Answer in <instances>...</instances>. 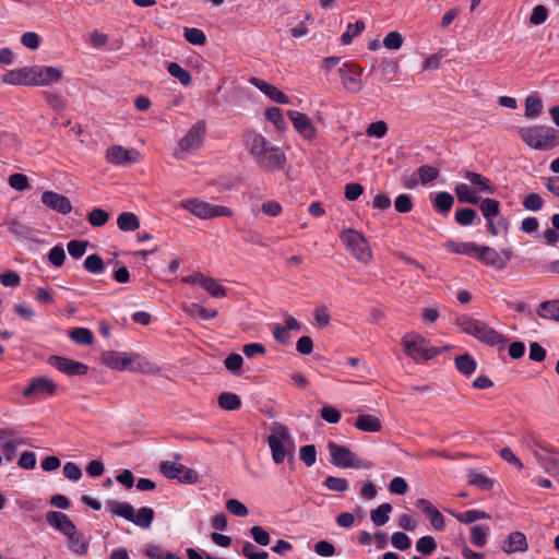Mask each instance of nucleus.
I'll return each instance as SVG.
<instances>
[{
    "label": "nucleus",
    "instance_id": "1",
    "mask_svg": "<svg viewBox=\"0 0 559 559\" xmlns=\"http://www.w3.org/2000/svg\"><path fill=\"white\" fill-rule=\"evenodd\" d=\"M243 144L261 169L274 171L283 168L286 162L285 153L261 133L254 130H246L243 132Z\"/></svg>",
    "mask_w": 559,
    "mask_h": 559
},
{
    "label": "nucleus",
    "instance_id": "2",
    "mask_svg": "<svg viewBox=\"0 0 559 559\" xmlns=\"http://www.w3.org/2000/svg\"><path fill=\"white\" fill-rule=\"evenodd\" d=\"M456 324L463 333L472 335L487 345H500L503 347L508 343V338L504 335L490 328L486 322L474 319L471 316L462 314L457 317Z\"/></svg>",
    "mask_w": 559,
    "mask_h": 559
},
{
    "label": "nucleus",
    "instance_id": "3",
    "mask_svg": "<svg viewBox=\"0 0 559 559\" xmlns=\"http://www.w3.org/2000/svg\"><path fill=\"white\" fill-rule=\"evenodd\" d=\"M519 136L530 147L546 151L559 145V130L547 126L520 128Z\"/></svg>",
    "mask_w": 559,
    "mask_h": 559
},
{
    "label": "nucleus",
    "instance_id": "4",
    "mask_svg": "<svg viewBox=\"0 0 559 559\" xmlns=\"http://www.w3.org/2000/svg\"><path fill=\"white\" fill-rule=\"evenodd\" d=\"M102 360L111 369L141 372L152 371V364L142 359L138 354L108 350L103 354Z\"/></svg>",
    "mask_w": 559,
    "mask_h": 559
},
{
    "label": "nucleus",
    "instance_id": "5",
    "mask_svg": "<svg viewBox=\"0 0 559 559\" xmlns=\"http://www.w3.org/2000/svg\"><path fill=\"white\" fill-rule=\"evenodd\" d=\"M402 345L406 356L414 360H429L449 347L437 348L429 346V342L419 334L407 333L402 338Z\"/></svg>",
    "mask_w": 559,
    "mask_h": 559
},
{
    "label": "nucleus",
    "instance_id": "6",
    "mask_svg": "<svg viewBox=\"0 0 559 559\" xmlns=\"http://www.w3.org/2000/svg\"><path fill=\"white\" fill-rule=\"evenodd\" d=\"M326 448L330 452V462L336 467L365 469L373 467L372 462L357 457V455L345 445L330 441Z\"/></svg>",
    "mask_w": 559,
    "mask_h": 559
},
{
    "label": "nucleus",
    "instance_id": "7",
    "mask_svg": "<svg viewBox=\"0 0 559 559\" xmlns=\"http://www.w3.org/2000/svg\"><path fill=\"white\" fill-rule=\"evenodd\" d=\"M267 443L272 452V459L276 464L284 461L287 452L286 445L293 447L294 441L286 426L275 423L267 437Z\"/></svg>",
    "mask_w": 559,
    "mask_h": 559
},
{
    "label": "nucleus",
    "instance_id": "8",
    "mask_svg": "<svg viewBox=\"0 0 559 559\" xmlns=\"http://www.w3.org/2000/svg\"><path fill=\"white\" fill-rule=\"evenodd\" d=\"M206 133V123L204 120L197 121L179 141L178 148L174 156L177 159H183L187 153H191L200 148Z\"/></svg>",
    "mask_w": 559,
    "mask_h": 559
},
{
    "label": "nucleus",
    "instance_id": "9",
    "mask_svg": "<svg viewBox=\"0 0 559 559\" xmlns=\"http://www.w3.org/2000/svg\"><path fill=\"white\" fill-rule=\"evenodd\" d=\"M180 205L201 219L221 216L229 217L233 214L231 210L227 206L211 204L199 199L183 200L180 202Z\"/></svg>",
    "mask_w": 559,
    "mask_h": 559
},
{
    "label": "nucleus",
    "instance_id": "10",
    "mask_svg": "<svg viewBox=\"0 0 559 559\" xmlns=\"http://www.w3.org/2000/svg\"><path fill=\"white\" fill-rule=\"evenodd\" d=\"M340 238L358 261L364 263L370 261L371 250L362 234L354 229H345L341 233Z\"/></svg>",
    "mask_w": 559,
    "mask_h": 559
},
{
    "label": "nucleus",
    "instance_id": "11",
    "mask_svg": "<svg viewBox=\"0 0 559 559\" xmlns=\"http://www.w3.org/2000/svg\"><path fill=\"white\" fill-rule=\"evenodd\" d=\"M159 471L165 477L183 484H195L199 478L194 469L171 461L160 462Z\"/></svg>",
    "mask_w": 559,
    "mask_h": 559
},
{
    "label": "nucleus",
    "instance_id": "12",
    "mask_svg": "<svg viewBox=\"0 0 559 559\" xmlns=\"http://www.w3.org/2000/svg\"><path fill=\"white\" fill-rule=\"evenodd\" d=\"M362 72L364 69L354 62H345L337 70V73L342 79L344 88L350 93H358L361 91Z\"/></svg>",
    "mask_w": 559,
    "mask_h": 559
},
{
    "label": "nucleus",
    "instance_id": "13",
    "mask_svg": "<svg viewBox=\"0 0 559 559\" xmlns=\"http://www.w3.org/2000/svg\"><path fill=\"white\" fill-rule=\"evenodd\" d=\"M140 153L135 148H124L121 145H112L106 151V159L111 165L126 166L140 162Z\"/></svg>",
    "mask_w": 559,
    "mask_h": 559
},
{
    "label": "nucleus",
    "instance_id": "14",
    "mask_svg": "<svg viewBox=\"0 0 559 559\" xmlns=\"http://www.w3.org/2000/svg\"><path fill=\"white\" fill-rule=\"evenodd\" d=\"M48 362L68 376H83L88 371V367L85 364L61 356H50Z\"/></svg>",
    "mask_w": 559,
    "mask_h": 559
},
{
    "label": "nucleus",
    "instance_id": "15",
    "mask_svg": "<svg viewBox=\"0 0 559 559\" xmlns=\"http://www.w3.org/2000/svg\"><path fill=\"white\" fill-rule=\"evenodd\" d=\"M288 118L290 119L294 128L306 139L311 141L314 139L317 130L311 119L297 110H288Z\"/></svg>",
    "mask_w": 559,
    "mask_h": 559
},
{
    "label": "nucleus",
    "instance_id": "16",
    "mask_svg": "<svg viewBox=\"0 0 559 559\" xmlns=\"http://www.w3.org/2000/svg\"><path fill=\"white\" fill-rule=\"evenodd\" d=\"M40 200L44 205L63 215L69 214L72 210L70 200L55 191H45Z\"/></svg>",
    "mask_w": 559,
    "mask_h": 559
},
{
    "label": "nucleus",
    "instance_id": "17",
    "mask_svg": "<svg viewBox=\"0 0 559 559\" xmlns=\"http://www.w3.org/2000/svg\"><path fill=\"white\" fill-rule=\"evenodd\" d=\"M416 508L419 509L428 519L431 526L437 531H443L445 527L444 516L439 510L427 499L419 498L415 503Z\"/></svg>",
    "mask_w": 559,
    "mask_h": 559
},
{
    "label": "nucleus",
    "instance_id": "18",
    "mask_svg": "<svg viewBox=\"0 0 559 559\" xmlns=\"http://www.w3.org/2000/svg\"><path fill=\"white\" fill-rule=\"evenodd\" d=\"M47 523L68 536L76 532V526L66 513L59 511H48L45 515Z\"/></svg>",
    "mask_w": 559,
    "mask_h": 559
},
{
    "label": "nucleus",
    "instance_id": "19",
    "mask_svg": "<svg viewBox=\"0 0 559 559\" xmlns=\"http://www.w3.org/2000/svg\"><path fill=\"white\" fill-rule=\"evenodd\" d=\"M479 209L487 219L488 231L492 236H498L499 229L496 227L495 219L499 216L500 203L495 199L486 198L480 202Z\"/></svg>",
    "mask_w": 559,
    "mask_h": 559
},
{
    "label": "nucleus",
    "instance_id": "20",
    "mask_svg": "<svg viewBox=\"0 0 559 559\" xmlns=\"http://www.w3.org/2000/svg\"><path fill=\"white\" fill-rule=\"evenodd\" d=\"M249 83L260 90L263 94H265L269 98H271L274 103L277 104H288L289 98L286 94L280 91L273 84L263 81L258 78H250Z\"/></svg>",
    "mask_w": 559,
    "mask_h": 559
},
{
    "label": "nucleus",
    "instance_id": "21",
    "mask_svg": "<svg viewBox=\"0 0 559 559\" xmlns=\"http://www.w3.org/2000/svg\"><path fill=\"white\" fill-rule=\"evenodd\" d=\"M56 384L45 378L38 377L31 381V383L23 390V395L26 397L39 395V394H49L52 395L56 392Z\"/></svg>",
    "mask_w": 559,
    "mask_h": 559
},
{
    "label": "nucleus",
    "instance_id": "22",
    "mask_svg": "<svg viewBox=\"0 0 559 559\" xmlns=\"http://www.w3.org/2000/svg\"><path fill=\"white\" fill-rule=\"evenodd\" d=\"M35 86L50 85L61 79V70L53 67L35 66Z\"/></svg>",
    "mask_w": 559,
    "mask_h": 559
},
{
    "label": "nucleus",
    "instance_id": "23",
    "mask_svg": "<svg viewBox=\"0 0 559 559\" xmlns=\"http://www.w3.org/2000/svg\"><path fill=\"white\" fill-rule=\"evenodd\" d=\"M477 257L483 263L493 266L497 270L506 267V260H502L501 254L497 250L488 246H479Z\"/></svg>",
    "mask_w": 559,
    "mask_h": 559
},
{
    "label": "nucleus",
    "instance_id": "24",
    "mask_svg": "<svg viewBox=\"0 0 559 559\" xmlns=\"http://www.w3.org/2000/svg\"><path fill=\"white\" fill-rule=\"evenodd\" d=\"M528 549L526 536L522 532H513L508 535L502 550L506 554L524 552Z\"/></svg>",
    "mask_w": 559,
    "mask_h": 559
},
{
    "label": "nucleus",
    "instance_id": "25",
    "mask_svg": "<svg viewBox=\"0 0 559 559\" xmlns=\"http://www.w3.org/2000/svg\"><path fill=\"white\" fill-rule=\"evenodd\" d=\"M106 506L112 516H120L130 522L133 521L135 510L129 502L108 500Z\"/></svg>",
    "mask_w": 559,
    "mask_h": 559
},
{
    "label": "nucleus",
    "instance_id": "26",
    "mask_svg": "<svg viewBox=\"0 0 559 559\" xmlns=\"http://www.w3.org/2000/svg\"><path fill=\"white\" fill-rule=\"evenodd\" d=\"M354 425L357 429L366 432H378L382 428L380 418L369 414L358 415Z\"/></svg>",
    "mask_w": 559,
    "mask_h": 559
},
{
    "label": "nucleus",
    "instance_id": "27",
    "mask_svg": "<svg viewBox=\"0 0 559 559\" xmlns=\"http://www.w3.org/2000/svg\"><path fill=\"white\" fill-rule=\"evenodd\" d=\"M537 314L543 319L559 322V299L547 300L539 304Z\"/></svg>",
    "mask_w": 559,
    "mask_h": 559
},
{
    "label": "nucleus",
    "instance_id": "28",
    "mask_svg": "<svg viewBox=\"0 0 559 559\" xmlns=\"http://www.w3.org/2000/svg\"><path fill=\"white\" fill-rule=\"evenodd\" d=\"M468 484L475 486L484 491H489L493 488L495 480L487 475L471 471L468 475Z\"/></svg>",
    "mask_w": 559,
    "mask_h": 559
},
{
    "label": "nucleus",
    "instance_id": "29",
    "mask_svg": "<svg viewBox=\"0 0 559 559\" xmlns=\"http://www.w3.org/2000/svg\"><path fill=\"white\" fill-rule=\"evenodd\" d=\"M117 225L122 231H133L140 227V221L134 213L123 212L118 216Z\"/></svg>",
    "mask_w": 559,
    "mask_h": 559
},
{
    "label": "nucleus",
    "instance_id": "30",
    "mask_svg": "<svg viewBox=\"0 0 559 559\" xmlns=\"http://www.w3.org/2000/svg\"><path fill=\"white\" fill-rule=\"evenodd\" d=\"M445 247L453 253L473 255L477 253L479 246L475 242H456L454 240H448Z\"/></svg>",
    "mask_w": 559,
    "mask_h": 559
},
{
    "label": "nucleus",
    "instance_id": "31",
    "mask_svg": "<svg viewBox=\"0 0 559 559\" xmlns=\"http://www.w3.org/2000/svg\"><path fill=\"white\" fill-rule=\"evenodd\" d=\"M217 403L225 411H236L241 406L240 397L231 392H223L217 397Z\"/></svg>",
    "mask_w": 559,
    "mask_h": 559
},
{
    "label": "nucleus",
    "instance_id": "32",
    "mask_svg": "<svg viewBox=\"0 0 559 559\" xmlns=\"http://www.w3.org/2000/svg\"><path fill=\"white\" fill-rule=\"evenodd\" d=\"M543 110V102L536 94H532L525 99V117L530 119L537 118Z\"/></svg>",
    "mask_w": 559,
    "mask_h": 559
},
{
    "label": "nucleus",
    "instance_id": "33",
    "mask_svg": "<svg viewBox=\"0 0 559 559\" xmlns=\"http://www.w3.org/2000/svg\"><path fill=\"white\" fill-rule=\"evenodd\" d=\"M459 522L469 524L476 522L478 520L490 519V514L480 510H468L464 513H456L454 511H449Z\"/></svg>",
    "mask_w": 559,
    "mask_h": 559
},
{
    "label": "nucleus",
    "instance_id": "34",
    "mask_svg": "<svg viewBox=\"0 0 559 559\" xmlns=\"http://www.w3.org/2000/svg\"><path fill=\"white\" fill-rule=\"evenodd\" d=\"M391 511L390 503H382L370 512V519L376 526H382L389 521Z\"/></svg>",
    "mask_w": 559,
    "mask_h": 559
},
{
    "label": "nucleus",
    "instance_id": "35",
    "mask_svg": "<svg viewBox=\"0 0 559 559\" xmlns=\"http://www.w3.org/2000/svg\"><path fill=\"white\" fill-rule=\"evenodd\" d=\"M469 182L478 188L479 191L492 193L493 186L491 181L478 173L466 171L464 176Z\"/></svg>",
    "mask_w": 559,
    "mask_h": 559
},
{
    "label": "nucleus",
    "instance_id": "36",
    "mask_svg": "<svg viewBox=\"0 0 559 559\" xmlns=\"http://www.w3.org/2000/svg\"><path fill=\"white\" fill-rule=\"evenodd\" d=\"M201 287L215 298H222L226 296L227 293V289L214 277L205 276L201 283Z\"/></svg>",
    "mask_w": 559,
    "mask_h": 559
},
{
    "label": "nucleus",
    "instance_id": "37",
    "mask_svg": "<svg viewBox=\"0 0 559 559\" xmlns=\"http://www.w3.org/2000/svg\"><path fill=\"white\" fill-rule=\"evenodd\" d=\"M154 519V511L152 508L142 507L136 512L134 511V518L132 523L142 528H148Z\"/></svg>",
    "mask_w": 559,
    "mask_h": 559
},
{
    "label": "nucleus",
    "instance_id": "38",
    "mask_svg": "<svg viewBox=\"0 0 559 559\" xmlns=\"http://www.w3.org/2000/svg\"><path fill=\"white\" fill-rule=\"evenodd\" d=\"M69 337L79 345H91L94 341L92 331L86 328H74L70 330Z\"/></svg>",
    "mask_w": 559,
    "mask_h": 559
},
{
    "label": "nucleus",
    "instance_id": "39",
    "mask_svg": "<svg viewBox=\"0 0 559 559\" xmlns=\"http://www.w3.org/2000/svg\"><path fill=\"white\" fill-rule=\"evenodd\" d=\"M168 73L177 79L182 85L188 86L191 84L192 76L190 72L186 69H183L180 64L177 62H169L167 66Z\"/></svg>",
    "mask_w": 559,
    "mask_h": 559
},
{
    "label": "nucleus",
    "instance_id": "40",
    "mask_svg": "<svg viewBox=\"0 0 559 559\" xmlns=\"http://www.w3.org/2000/svg\"><path fill=\"white\" fill-rule=\"evenodd\" d=\"M453 203L454 198L449 192H439L432 200L433 207L442 214L448 213L452 209Z\"/></svg>",
    "mask_w": 559,
    "mask_h": 559
},
{
    "label": "nucleus",
    "instance_id": "41",
    "mask_svg": "<svg viewBox=\"0 0 559 559\" xmlns=\"http://www.w3.org/2000/svg\"><path fill=\"white\" fill-rule=\"evenodd\" d=\"M456 369L465 374H472L476 369V361L469 354H463L454 359Z\"/></svg>",
    "mask_w": 559,
    "mask_h": 559
},
{
    "label": "nucleus",
    "instance_id": "42",
    "mask_svg": "<svg viewBox=\"0 0 559 559\" xmlns=\"http://www.w3.org/2000/svg\"><path fill=\"white\" fill-rule=\"evenodd\" d=\"M182 309L189 316H199L203 320H210L217 317V310H207L206 308L199 306L198 304L186 305L183 306Z\"/></svg>",
    "mask_w": 559,
    "mask_h": 559
},
{
    "label": "nucleus",
    "instance_id": "43",
    "mask_svg": "<svg viewBox=\"0 0 559 559\" xmlns=\"http://www.w3.org/2000/svg\"><path fill=\"white\" fill-rule=\"evenodd\" d=\"M457 200L462 203L478 204L479 198L476 197L473 190L466 183H459L455 189Z\"/></svg>",
    "mask_w": 559,
    "mask_h": 559
},
{
    "label": "nucleus",
    "instance_id": "44",
    "mask_svg": "<svg viewBox=\"0 0 559 559\" xmlns=\"http://www.w3.org/2000/svg\"><path fill=\"white\" fill-rule=\"evenodd\" d=\"M84 269L93 274H100L105 270V263L102 257L97 253L90 254L84 260Z\"/></svg>",
    "mask_w": 559,
    "mask_h": 559
},
{
    "label": "nucleus",
    "instance_id": "45",
    "mask_svg": "<svg viewBox=\"0 0 559 559\" xmlns=\"http://www.w3.org/2000/svg\"><path fill=\"white\" fill-rule=\"evenodd\" d=\"M28 444L27 439L16 438L9 439L3 443L2 452L7 461H12L15 456L16 450L21 445Z\"/></svg>",
    "mask_w": 559,
    "mask_h": 559
},
{
    "label": "nucleus",
    "instance_id": "46",
    "mask_svg": "<svg viewBox=\"0 0 559 559\" xmlns=\"http://www.w3.org/2000/svg\"><path fill=\"white\" fill-rule=\"evenodd\" d=\"M489 527L486 525H474L471 527V542L476 547H483L487 543Z\"/></svg>",
    "mask_w": 559,
    "mask_h": 559
},
{
    "label": "nucleus",
    "instance_id": "47",
    "mask_svg": "<svg viewBox=\"0 0 559 559\" xmlns=\"http://www.w3.org/2000/svg\"><path fill=\"white\" fill-rule=\"evenodd\" d=\"M69 548L76 555H85L87 551V543L82 535H78L76 532L68 535Z\"/></svg>",
    "mask_w": 559,
    "mask_h": 559
},
{
    "label": "nucleus",
    "instance_id": "48",
    "mask_svg": "<svg viewBox=\"0 0 559 559\" xmlns=\"http://www.w3.org/2000/svg\"><path fill=\"white\" fill-rule=\"evenodd\" d=\"M183 36L185 39L192 45L202 46L206 41V36L204 32L195 27H185Z\"/></svg>",
    "mask_w": 559,
    "mask_h": 559
},
{
    "label": "nucleus",
    "instance_id": "49",
    "mask_svg": "<svg viewBox=\"0 0 559 559\" xmlns=\"http://www.w3.org/2000/svg\"><path fill=\"white\" fill-rule=\"evenodd\" d=\"M265 118L274 124V127L283 131L286 129V122L283 117L282 110L278 107H270L265 110Z\"/></svg>",
    "mask_w": 559,
    "mask_h": 559
},
{
    "label": "nucleus",
    "instance_id": "50",
    "mask_svg": "<svg viewBox=\"0 0 559 559\" xmlns=\"http://www.w3.org/2000/svg\"><path fill=\"white\" fill-rule=\"evenodd\" d=\"M88 246V240H70L67 243V250L73 259H80L85 254Z\"/></svg>",
    "mask_w": 559,
    "mask_h": 559
},
{
    "label": "nucleus",
    "instance_id": "51",
    "mask_svg": "<svg viewBox=\"0 0 559 559\" xmlns=\"http://www.w3.org/2000/svg\"><path fill=\"white\" fill-rule=\"evenodd\" d=\"M477 213L475 210L469 207L460 209L455 212V221L461 226L472 225L474 219L476 218Z\"/></svg>",
    "mask_w": 559,
    "mask_h": 559
},
{
    "label": "nucleus",
    "instance_id": "52",
    "mask_svg": "<svg viewBox=\"0 0 559 559\" xmlns=\"http://www.w3.org/2000/svg\"><path fill=\"white\" fill-rule=\"evenodd\" d=\"M419 180L423 185H427L439 177L438 168L430 165H423L417 169Z\"/></svg>",
    "mask_w": 559,
    "mask_h": 559
},
{
    "label": "nucleus",
    "instance_id": "53",
    "mask_svg": "<svg viewBox=\"0 0 559 559\" xmlns=\"http://www.w3.org/2000/svg\"><path fill=\"white\" fill-rule=\"evenodd\" d=\"M400 70L399 62L395 60H383L381 62V75L382 78L391 82Z\"/></svg>",
    "mask_w": 559,
    "mask_h": 559
},
{
    "label": "nucleus",
    "instance_id": "54",
    "mask_svg": "<svg viewBox=\"0 0 559 559\" xmlns=\"http://www.w3.org/2000/svg\"><path fill=\"white\" fill-rule=\"evenodd\" d=\"M87 219L92 226L102 227L108 222L109 215L105 210L94 209L88 213Z\"/></svg>",
    "mask_w": 559,
    "mask_h": 559
},
{
    "label": "nucleus",
    "instance_id": "55",
    "mask_svg": "<svg viewBox=\"0 0 559 559\" xmlns=\"http://www.w3.org/2000/svg\"><path fill=\"white\" fill-rule=\"evenodd\" d=\"M386 133L388 124L382 120L370 123L366 129V134L370 138L382 139Z\"/></svg>",
    "mask_w": 559,
    "mask_h": 559
},
{
    "label": "nucleus",
    "instance_id": "56",
    "mask_svg": "<svg viewBox=\"0 0 559 559\" xmlns=\"http://www.w3.org/2000/svg\"><path fill=\"white\" fill-rule=\"evenodd\" d=\"M323 485L332 491L344 492L348 489V481L341 477L328 476Z\"/></svg>",
    "mask_w": 559,
    "mask_h": 559
},
{
    "label": "nucleus",
    "instance_id": "57",
    "mask_svg": "<svg viewBox=\"0 0 559 559\" xmlns=\"http://www.w3.org/2000/svg\"><path fill=\"white\" fill-rule=\"evenodd\" d=\"M437 549V543L431 536H423L416 543V550L424 555H430Z\"/></svg>",
    "mask_w": 559,
    "mask_h": 559
},
{
    "label": "nucleus",
    "instance_id": "58",
    "mask_svg": "<svg viewBox=\"0 0 559 559\" xmlns=\"http://www.w3.org/2000/svg\"><path fill=\"white\" fill-rule=\"evenodd\" d=\"M404 43V38L401 33L399 32H390L386 34V36L383 38V45L386 49L390 50H399Z\"/></svg>",
    "mask_w": 559,
    "mask_h": 559
},
{
    "label": "nucleus",
    "instance_id": "59",
    "mask_svg": "<svg viewBox=\"0 0 559 559\" xmlns=\"http://www.w3.org/2000/svg\"><path fill=\"white\" fill-rule=\"evenodd\" d=\"M300 460L307 465L312 466L317 461V450L313 444H307L299 450Z\"/></svg>",
    "mask_w": 559,
    "mask_h": 559
},
{
    "label": "nucleus",
    "instance_id": "60",
    "mask_svg": "<svg viewBox=\"0 0 559 559\" xmlns=\"http://www.w3.org/2000/svg\"><path fill=\"white\" fill-rule=\"evenodd\" d=\"M250 534L253 540L261 546H267L271 542L270 534L262 526H252Z\"/></svg>",
    "mask_w": 559,
    "mask_h": 559
},
{
    "label": "nucleus",
    "instance_id": "61",
    "mask_svg": "<svg viewBox=\"0 0 559 559\" xmlns=\"http://www.w3.org/2000/svg\"><path fill=\"white\" fill-rule=\"evenodd\" d=\"M226 509L228 512L236 516H247L249 514L248 508L237 499H229L226 501Z\"/></svg>",
    "mask_w": 559,
    "mask_h": 559
},
{
    "label": "nucleus",
    "instance_id": "62",
    "mask_svg": "<svg viewBox=\"0 0 559 559\" xmlns=\"http://www.w3.org/2000/svg\"><path fill=\"white\" fill-rule=\"evenodd\" d=\"M9 185L17 191H24L29 188L28 179L24 174H12L9 177Z\"/></svg>",
    "mask_w": 559,
    "mask_h": 559
},
{
    "label": "nucleus",
    "instance_id": "63",
    "mask_svg": "<svg viewBox=\"0 0 559 559\" xmlns=\"http://www.w3.org/2000/svg\"><path fill=\"white\" fill-rule=\"evenodd\" d=\"M49 262L55 266H61L66 260V252L61 245L52 247L48 253Z\"/></svg>",
    "mask_w": 559,
    "mask_h": 559
},
{
    "label": "nucleus",
    "instance_id": "64",
    "mask_svg": "<svg viewBox=\"0 0 559 559\" xmlns=\"http://www.w3.org/2000/svg\"><path fill=\"white\" fill-rule=\"evenodd\" d=\"M394 207L399 213H409L413 209L412 198L408 194H399L394 201Z\"/></svg>",
    "mask_w": 559,
    "mask_h": 559
}]
</instances>
